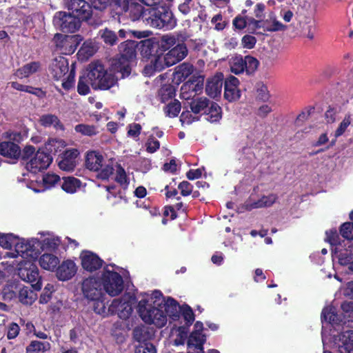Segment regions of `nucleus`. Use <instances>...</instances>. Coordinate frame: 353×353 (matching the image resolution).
I'll return each instance as SVG.
<instances>
[{
	"instance_id": "obj_1",
	"label": "nucleus",
	"mask_w": 353,
	"mask_h": 353,
	"mask_svg": "<svg viewBox=\"0 0 353 353\" xmlns=\"http://www.w3.org/2000/svg\"><path fill=\"white\" fill-rule=\"evenodd\" d=\"M163 302L165 298L159 290L141 294V299L137 305V312L143 321L159 328L164 327L168 319L162 307Z\"/></svg>"
},
{
	"instance_id": "obj_2",
	"label": "nucleus",
	"mask_w": 353,
	"mask_h": 353,
	"mask_svg": "<svg viewBox=\"0 0 353 353\" xmlns=\"http://www.w3.org/2000/svg\"><path fill=\"white\" fill-rule=\"evenodd\" d=\"M132 21L141 19L147 26L157 28L171 30L176 25L172 12L163 6L144 8L138 3L130 11Z\"/></svg>"
},
{
	"instance_id": "obj_3",
	"label": "nucleus",
	"mask_w": 353,
	"mask_h": 353,
	"mask_svg": "<svg viewBox=\"0 0 353 353\" xmlns=\"http://www.w3.org/2000/svg\"><path fill=\"white\" fill-rule=\"evenodd\" d=\"M37 241L32 240L26 241L13 234L0 233V258L17 259L22 257L37 256L38 253Z\"/></svg>"
},
{
	"instance_id": "obj_4",
	"label": "nucleus",
	"mask_w": 353,
	"mask_h": 353,
	"mask_svg": "<svg viewBox=\"0 0 353 353\" xmlns=\"http://www.w3.org/2000/svg\"><path fill=\"white\" fill-rule=\"evenodd\" d=\"M326 240L332 248L334 260H338L343 266H347L349 272L353 263V243L349 240H341L336 230L326 232Z\"/></svg>"
},
{
	"instance_id": "obj_5",
	"label": "nucleus",
	"mask_w": 353,
	"mask_h": 353,
	"mask_svg": "<svg viewBox=\"0 0 353 353\" xmlns=\"http://www.w3.org/2000/svg\"><path fill=\"white\" fill-rule=\"evenodd\" d=\"M87 78L94 90H109L117 83V78L105 70L99 61L91 62L86 68Z\"/></svg>"
},
{
	"instance_id": "obj_6",
	"label": "nucleus",
	"mask_w": 353,
	"mask_h": 353,
	"mask_svg": "<svg viewBox=\"0 0 353 353\" xmlns=\"http://www.w3.org/2000/svg\"><path fill=\"white\" fill-rule=\"evenodd\" d=\"M115 160L112 158H104L99 152L92 150L86 153L85 165L90 171L97 172V176L101 179H108L114 170Z\"/></svg>"
},
{
	"instance_id": "obj_7",
	"label": "nucleus",
	"mask_w": 353,
	"mask_h": 353,
	"mask_svg": "<svg viewBox=\"0 0 353 353\" xmlns=\"http://www.w3.org/2000/svg\"><path fill=\"white\" fill-rule=\"evenodd\" d=\"M121 268L115 265H106L101 274L100 282L103 289L110 296H116L123 290V280L120 275Z\"/></svg>"
},
{
	"instance_id": "obj_8",
	"label": "nucleus",
	"mask_w": 353,
	"mask_h": 353,
	"mask_svg": "<svg viewBox=\"0 0 353 353\" xmlns=\"http://www.w3.org/2000/svg\"><path fill=\"white\" fill-rule=\"evenodd\" d=\"M136 47L137 43L132 40H127L121 43L119 47L121 57L115 63L114 70L121 72L122 77L130 74V61L135 57Z\"/></svg>"
},
{
	"instance_id": "obj_9",
	"label": "nucleus",
	"mask_w": 353,
	"mask_h": 353,
	"mask_svg": "<svg viewBox=\"0 0 353 353\" xmlns=\"http://www.w3.org/2000/svg\"><path fill=\"white\" fill-rule=\"evenodd\" d=\"M135 296L130 293L124 294L121 298L114 299L109 305L110 314H117L121 319H128L132 313Z\"/></svg>"
},
{
	"instance_id": "obj_10",
	"label": "nucleus",
	"mask_w": 353,
	"mask_h": 353,
	"mask_svg": "<svg viewBox=\"0 0 353 353\" xmlns=\"http://www.w3.org/2000/svg\"><path fill=\"white\" fill-rule=\"evenodd\" d=\"M19 257L24 260V266L18 270L19 276L22 280L32 283V288L34 290H40L42 287L41 276L38 268L32 262L35 259H25L21 256H19L17 258Z\"/></svg>"
},
{
	"instance_id": "obj_11",
	"label": "nucleus",
	"mask_w": 353,
	"mask_h": 353,
	"mask_svg": "<svg viewBox=\"0 0 353 353\" xmlns=\"http://www.w3.org/2000/svg\"><path fill=\"white\" fill-rule=\"evenodd\" d=\"M53 24L64 32H74L80 27L79 19L66 12H57L53 17Z\"/></svg>"
},
{
	"instance_id": "obj_12",
	"label": "nucleus",
	"mask_w": 353,
	"mask_h": 353,
	"mask_svg": "<svg viewBox=\"0 0 353 353\" xmlns=\"http://www.w3.org/2000/svg\"><path fill=\"white\" fill-rule=\"evenodd\" d=\"M83 296L89 301L105 297L100 281L94 277L85 279L81 285Z\"/></svg>"
},
{
	"instance_id": "obj_13",
	"label": "nucleus",
	"mask_w": 353,
	"mask_h": 353,
	"mask_svg": "<svg viewBox=\"0 0 353 353\" xmlns=\"http://www.w3.org/2000/svg\"><path fill=\"white\" fill-rule=\"evenodd\" d=\"M52 161L49 153L39 150L34 156L26 163V168L32 173H37L47 169Z\"/></svg>"
},
{
	"instance_id": "obj_14",
	"label": "nucleus",
	"mask_w": 353,
	"mask_h": 353,
	"mask_svg": "<svg viewBox=\"0 0 353 353\" xmlns=\"http://www.w3.org/2000/svg\"><path fill=\"white\" fill-rule=\"evenodd\" d=\"M203 330V323L196 321L194 324V330L188 339L187 345L189 353H194L192 350H196V353H203V345L205 341V336L202 334Z\"/></svg>"
},
{
	"instance_id": "obj_15",
	"label": "nucleus",
	"mask_w": 353,
	"mask_h": 353,
	"mask_svg": "<svg viewBox=\"0 0 353 353\" xmlns=\"http://www.w3.org/2000/svg\"><path fill=\"white\" fill-rule=\"evenodd\" d=\"M79 38V35L66 36L57 34L54 40L61 53L70 54L75 51L80 40Z\"/></svg>"
},
{
	"instance_id": "obj_16",
	"label": "nucleus",
	"mask_w": 353,
	"mask_h": 353,
	"mask_svg": "<svg viewBox=\"0 0 353 353\" xmlns=\"http://www.w3.org/2000/svg\"><path fill=\"white\" fill-rule=\"evenodd\" d=\"M68 8L79 21H87L92 15L91 6L84 0H70Z\"/></svg>"
},
{
	"instance_id": "obj_17",
	"label": "nucleus",
	"mask_w": 353,
	"mask_h": 353,
	"mask_svg": "<svg viewBox=\"0 0 353 353\" xmlns=\"http://www.w3.org/2000/svg\"><path fill=\"white\" fill-rule=\"evenodd\" d=\"M203 89V81L199 79L190 80L181 87V98L189 100L201 94Z\"/></svg>"
},
{
	"instance_id": "obj_18",
	"label": "nucleus",
	"mask_w": 353,
	"mask_h": 353,
	"mask_svg": "<svg viewBox=\"0 0 353 353\" xmlns=\"http://www.w3.org/2000/svg\"><path fill=\"white\" fill-rule=\"evenodd\" d=\"M321 321L323 324H324L326 322L329 324L334 325L338 324L340 321V319L336 313L335 308L332 306H327L324 307L322 311ZM321 335L322 342L323 345L325 346L327 343L329 338L326 332L325 326L324 325H323Z\"/></svg>"
},
{
	"instance_id": "obj_19",
	"label": "nucleus",
	"mask_w": 353,
	"mask_h": 353,
	"mask_svg": "<svg viewBox=\"0 0 353 353\" xmlns=\"http://www.w3.org/2000/svg\"><path fill=\"white\" fill-rule=\"evenodd\" d=\"M241 97L239 81L233 76L228 77L225 81L224 98L230 102L237 101Z\"/></svg>"
},
{
	"instance_id": "obj_20",
	"label": "nucleus",
	"mask_w": 353,
	"mask_h": 353,
	"mask_svg": "<svg viewBox=\"0 0 353 353\" xmlns=\"http://www.w3.org/2000/svg\"><path fill=\"white\" fill-rule=\"evenodd\" d=\"M334 343L340 353H351L353 351V330H347L335 336Z\"/></svg>"
},
{
	"instance_id": "obj_21",
	"label": "nucleus",
	"mask_w": 353,
	"mask_h": 353,
	"mask_svg": "<svg viewBox=\"0 0 353 353\" xmlns=\"http://www.w3.org/2000/svg\"><path fill=\"white\" fill-rule=\"evenodd\" d=\"M69 71L68 60L61 56L54 58L50 65V72L57 80L63 78Z\"/></svg>"
},
{
	"instance_id": "obj_22",
	"label": "nucleus",
	"mask_w": 353,
	"mask_h": 353,
	"mask_svg": "<svg viewBox=\"0 0 353 353\" xmlns=\"http://www.w3.org/2000/svg\"><path fill=\"white\" fill-rule=\"evenodd\" d=\"M79 155V152L75 148L65 151L59 162V168L66 172L73 171L77 165Z\"/></svg>"
},
{
	"instance_id": "obj_23",
	"label": "nucleus",
	"mask_w": 353,
	"mask_h": 353,
	"mask_svg": "<svg viewBox=\"0 0 353 353\" xmlns=\"http://www.w3.org/2000/svg\"><path fill=\"white\" fill-rule=\"evenodd\" d=\"M80 258L82 267L88 272L95 271L102 266L103 261L92 252H82Z\"/></svg>"
},
{
	"instance_id": "obj_24",
	"label": "nucleus",
	"mask_w": 353,
	"mask_h": 353,
	"mask_svg": "<svg viewBox=\"0 0 353 353\" xmlns=\"http://www.w3.org/2000/svg\"><path fill=\"white\" fill-rule=\"evenodd\" d=\"M41 234V239L37 238H32L30 239H25L26 241H30L32 240H35L37 241V250L38 253L37 254L36 257L31 258V257H24L25 259H37L39 253H40V248H41V245H46V247L50 248V249H55L60 243V239L59 237L54 236L51 234L46 232H42L39 233Z\"/></svg>"
},
{
	"instance_id": "obj_25",
	"label": "nucleus",
	"mask_w": 353,
	"mask_h": 353,
	"mask_svg": "<svg viewBox=\"0 0 353 353\" xmlns=\"http://www.w3.org/2000/svg\"><path fill=\"white\" fill-rule=\"evenodd\" d=\"M77 271L75 263L71 260L63 261L57 268L56 275L60 281L72 279Z\"/></svg>"
},
{
	"instance_id": "obj_26",
	"label": "nucleus",
	"mask_w": 353,
	"mask_h": 353,
	"mask_svg": "<svg viewBox=\"0 0 353 353\" xmlns=\"http://www.w3.org/2000/svg\"><path fill=\"white\" fill-rule=\"evenodd\" d=\"M223 75L221 73L216 74L208 80L205 92L212 98H216L221 95L223 87Z\"/></svg>"
},
{
	"instance_id": "obj_27",
	"label": "nucleus",
	"mask_w": 353,
	"mask_h": 353,
	"mask_svg": "<svg viewBox=\"0 0 353 353\" xmlns=\"http://www.w3.org/2000/svg\"><path fill=\"white\" fill-rule=\"evenodd\" d=\"M150 63V65H147L144 68L143 73L146 76L152 75L154 71H161L165 67L172 66V65H169L167 62L166 54L164 55L158 54L152 56Z\"/></svg>"
},
{
	"instance_id": "obj_28",
	"label": "nucleus",
	"mask_w": 353,
	"mask_h": 353,
	"mask_svg": "<svg viewBox=\"0 0 353 353\" xmlns=\"http://www.w3.org/2000/svg\"><path fill=\"white\" fill-rule=\"evenodd\" d=\"M188 48L184 43H179L166 53V60L169 65H174L188 55Z\"/></svg>"
},
{
	"instance_id": "obj_29",
	"label": "nucleus",
	"mask_w": 353,
	"mask_h": 353,
	"mask_svg": "<svg viewBox=\"0 0 353 353\" xmlns=\"http://www.w3.org/2000/svg\"><path fill=\"white\" fill-rule=\"evenodd\" d=\"M114 4V9L118 14H124L130 19L131 12L134 6L138 4L137 0H108Z\"/></svg>"
},
{
	"instance_id": "obj_30",
	"label": "nucleus",
	"mask_w": 353,
	"mask_h": 353,
	"mask_svg": "<svg viewBox=\"0 0 353 353\" xmlns=\"http://www.w3.org/2000/svg\"><path fill=\"white\" fill-rule=\"evenodd\" d=\"M0 154L12 160H17L21 155V150L16 143L4 141L0 143Z\"/></svg>"
},
{
	"instance_id": "obj_31",
	"label": "nucleus",
	"mask_w": 353,
	"mask_h": 353,
	"mask_svg": "<svg viewBox=\"0 0 353 353\" xmlns=\"http://www.w3.org/2000/svg\"><path fill=\"white\" fill-rule=\"evenodd\" d=\"M18 289V299L19 301L24 305L32 304L37 298V293L32 290L31 288L25 286L19 283L17 288Z\"/></svg>"
},
{
	"instance_id": "obj_32",
	"label": "nucleus",
	"mask_w": 353,
	"mask_h": 353,
	"mask_svg": "<svg viewBox=\"0 0 353 353\" xmlns=\"http://www.w3.org/2000/svg\"><path fill=\"white\" fill-rule=\"evenodd\" d=\"M162 307L167 317L169 316L172 320H176L179 317L181 306L174 299L171 297L165 299Z\"/></svg>"
},
{
	"instance_id": "obj_33",
	"label": "nucleus",
	"mask_w": 353,
	"mask_h": 353,
	"mask_svg": "<svg viewBox=\"0 0 353 353\" xmlns=\"http://www.w3.org/2000/svg\"><path fill=\"white\" fill-rule=\"evenodd\" d=\"M59 262V259L55 254L51 253H44L39 259L40 266L43 269L51 272L57 268Z\"/></svg>"
},
{
	"instance_id": "obj_34",
	"label": "nucleus",
	"mask_w": 353,
	"mask_h": 353,
	"mask_svg": "<svg viewBox=\"0 0 353 353\" xmlns=\"http://www.w3.org/2000/svg\"><path fill=\"white\" fill-rule=\"evenodd\" d=\"M276 195L271 194L268 196H263L261 199H258V201L254 202H251V201H248L245 204V206L246 208L249 210L254 208L270 207L276 202Z\"/></svg>"
},
{
	"instance_id": "obj_35",
	"label": "nucleus",
	"mask_w": 353,
	"mask_h": 353,
	"mask_svg": "<svg viewBox=\"0 0 353 353\" xmlns=\"http://www.w3.org/2000/svg\"><path fill=\"white\" fill-rule=\"evenodd\" d=\"M39 68V62H31L17 70L14 75L19 79L27 78L38 71Z\"/></svg>"
},
{
	"instance_id": "obj_36",
	"label": "nucleus",
	"mask_w": 353,
	"mask_h": 353,
	"mask_svg": "<svg viewBox=\"0 0 353 353\" xmlns=\"http://www.w3.org/2000/svg\"><path fill=\"white\" fill-rule=\"evenodd\" d=\"M40 124L45 128L53 127L55 129H63V125L59 118L52 114H46L41 116L39 119Z\"/></svg>"
},
{
	"instance_id": "obj_37",
	"label": "nucleus",
	"mask_w": 353,
	"mask_h": 353,
	"mask_svg": "<svg viewBox=\"0 0 353 353\" xmlns=\"http://www.w3.org/2000/svg\"><path fill=\"white\" fill-rule=\"evenodd\" d=\"M263 28L267 31L276 32L285 30L287 27L278 21L274 14H270L268 19L263 21Z\"/></svg>"
},
{
	"instance_id": "obj_38",
	"label": "nucleus",
	"mask_w": 353,
	"mask_h": 353,
	"mask_svg": "<svg viewBox=\"0 0 353 353\" xmlns=\"http://www.w3.org/2000/svg\"><path fill=\"white\" fill-rule=\"evenodd\" d=\"M206 119L215 123L220 121L222 117L221 107L216 103H211L208 108L205 110Z\"/></svg>"
},
{
	"instance_id": "obj_39",
	"label": "nucleus",
	"mask_w": 353,
	"mask_h": 353,
	"mask_svg": "<svg viewBox=\"0 0 353 353\" xmlns=\"http://www.w3.org/2000/svg\"><path fill=\"white\" fill-rule=\"evenodd\" d=\"M50 344L48 342L32 341L26 347L27 353H39L47 352L50 349Z\"/></svg>"
},
{
	"instance_id": "obj_40",
	"label": "nucleus",
	"mask_w": 353,
	"mask_h": 353,
	"mask_svg": "<svg viewBox=\"0 0 353 353\" xmlns=\"http://www.w3.org/2000/svg\"><path fill=\"white\" fill-rule=\"evenodd\" d=\"M209 106L210 101L205 97L194 99L190 103V109L195 114H199L204 110H206Z\"/></svg>"
},
{
	"instance_id": "obj_41",
	"label": "nucleus",
	"mask_w": 353,
	"mask_h": 353,
	"mask_svg": "<svg viewBox=\"0 0 353 353\" xmlns=\"http://www.w3.org/2000/svg\"><path fill=\"white\" fill-rule=\"evenodd\" d=\"M80 181L74 177H65L61 185L62 189L68 193H74L80 187Z\"/></svg>"
},
{
	"instance_id": "obj_42",
	"label": "nucleus",
	"mask_w": 353,
	"mask_h": 353,
	"mask_svg": "<svg viewBox=\"0 0 353 353\" xmlns=\"http://www.w3.org/2000/svg\"><path fill=\"white\" fill-rule=\"evenodd\" d=\"M67 145L65 141L60 139H50L45 144V148L51 153H57Z\"/></svg>"
},
{
	"instance_id": "obj_43",
	"label": "nucleus",
	"mask_w": 353,
	"mask_h": 353,
	"mask_svg": "<svg viewBox=\"0 0 353 353\" xmlns=\"http://www.w3.org/2000/svg\"><path fill=\"white\" fill-rule=\"evenodd\" d=\"M91 301L94 302L93 310L96 314L101 316L102 317H107L109 315H111L109 312V307L106 309L104 297L97 300H91Z\"/></svg>"
},
{
	"instance_id": "obj_44",
	"label": "nucleus",
	"mask_w": 353,
	"mask_h": 353,
	"mask_svg": "<svg viewBox=\"0 0 353 353\" xmlns=\"http://www.w3.org/2000/svg\"><path fill=\"white\" fill-rule=\"evenodd\" d=\"M352 122V115L348 114L345 116L343 119L339 124L336 130L334 131V135L335 139L342 136L347 130V128Z\"/></svg>"
},
{
	"instance_id": "obj_45",
	"label": "nucleus",
	"mask_w": 353,
	"mask_h": 353,
	"mask_svg": "<svg viewBox=\"0 0 353 353\" xmlns=\"http://www.w3.org/2000/svg\"><path fill=\"white\" fill-rule=\"evenodd\" d=\"M77 132L84 136H94L98 133L97 127L93 125L79 124L74 128Z\"/></svg>"
},
{
	"instance_id": "obj_46",
	"label": "nucleus",
	"mask_w": 353,
	"mask_h": 353,
	"mask_svg": "<svg viewBox=\"0 0 353 353\" xmlns=\"http://www.w3.org/2000/svg\"><path fill=\"white\" fill-rule=\"evenodd\" d=\"M231 71L239 74L245 71L243 58L240 56L232 57L230 60Z\"/></svg>"
},
{
	"instance_id": "obj_47",
	"label": "nucleus",
	"mask_w": 353,
	"mask_h": 353,
	"mask_svg": "<svg viewBox=\"0 0 353 353\" xmlns=\"http://www.w3.org/2000/svg\"><path fill=\"white\" fill-rule=\"evenodd\" d=\"M179 40V35L170 34L163 35L161 39V46L164 50H168L174 46Z\"/></svg>"
},
{
	"instance_id": "obj_48",
	"label": "nucleus",
	"mask_w": 353,
	"mask_h": 353,
	"mask_svg": "<svg viewBox=\"0 0 353 353\" xmlns=\"http://www.w3.org/2000/svg\"><path fill=\"white\" fill-rule=\"evenodd\" d=\"M99 34L101 39L106 44L113 46L116 43L117 37L114 32L106 28L101 30Z\"/></svg>"
},
{
	"instance_id": "obj_49",
	"label": "nucleus",
	"mask_w": 353,
	"mask_h": 353,
	"mask_svg": "<svg viewBox=\"0 0 353 353\" xmlns=\"http://www.w3.org/2000/svg\"><path fill=\"white\" fill-rule=\"evenodd\" d=\"M97 49L94 45L90 41L85 42L79 51V54L83 56V58L88 59L92 56Z\"/></svg>"
},
{
	"instance_id": "obj_50",
	"label": "nucleus",
	"mask_w": 353,
	"mask_h": 353,
	"mask_svg": "<svg viewBox=\"0 0 353 353\" xmlns=\"http://www.w3.org/2000/svg\"><path fill=\"white\" fill-rule=\"evenodd\" d=\"M159 95L162 102H165L174 96V88L170 85H165L159 91Z\"/></svg>"
},
{
	"instance_id": "obj_51",
	"label": "nucleus",
	"mask_w": 353,
	"mask_h": 353,
	"mask_svg": "<svg viewBox=\"0 0 353 353\" xmlns=\"http://www.w3.org/2000/svg\"><path fill=\"white\" fill-rule=\"evenodd\" d=\"M19 283H12L3 288V296L5 300H12L18 295V289L17 288Z\"/></svg>"
},
{
	"instance_id": "obj_52",
	"label": "nucleus",
	"mask_w": 353,
	"mask_h": 353,
	"mask_svg": "<svg viewBox=\"0 0 353 353\" xmlns=\"http://www.w3.org/2000/svg\"><path fill=\"white\" fill-rule=\"evenodd\" d=\"M245 70L248 74L253 73L257 68L259 61L256 59L246 56L243 58Z\"/></svg>"
},
{
	"instance_id": "obj_53",
	"label": "nucleus",
	"mask_w": 353,
	"mask_h": 353,
	"mask_svg": "<svg viewBox=\"0 0 353 353\" xmlns=\"http://www.w3.org/2000/svg\"><path fill=\"white\" fill-rule=\"evenodd\" d=\"M181 110V103L174 101L165 107V114L170 117H176Z\"/></svg>"
},
{
	"instance_id": "obj_54",
	"label": "nucleus",
	"mask_w": 353,
	"mask_h": 353,
	"mask_svg": "<svg viewBox=\"0 0 353 353\" xmlns=\"http://www.w3.org/2000/svg\"><path fill=\"white\" fill-rule=\"evenodd\" d=\"M340 233L344 238L343 240H353V222L343 223L341 227Z\"/></svg>"
},
{
	"instance_id": "obj_55",
	"label": "nucleus",
	"mask_w": 353,
	"mask_h": 353,
	"mask_svg": "<svg viewBox=\"0 0 353 353\" xmlns=\"http://www.w3.org/2000/svg\"><path fill=\"white\" fill-rule=\"evenodd\" d=\"M116 181L123 186H127L129 184V178L126 174L125 170L120 165H117Z\"/></svg>"
},
{
	"instance_id": "obj_56",
	"label": "nucleus",
	"mask_w": 353,
	"mask_h": 353,
	"mask_svg": "<svg viewBox=\"0 0 353 353\" xmlns=\"http://www.w3.org/2000/svg\"><path fill=\"white\" fill-rule=\"evenodd\" d=\"M89 84L90 83L87 78V74H85V76L81 77L77 85V91L79 94L81 95L88 94L90 92Z\"/></svg>"
},
{
	"instance_id": "obj_57",
	"label": "nucleus",
	"mask_w": 353,
	"mask_h": 353,
	"mask_svg": "<svg viewBox=\"0 0 353 353\" xmlns=\"http://www.w3.org/2000/svg\"><path fill=\"white\" fill-rule=\"evenodd\" d=\"M135 353H157V350L150 343L140 342L136 347Z\"/></svg>"
},
{
	"instance_id": "obj_58",
	"label": "nucleus",
	"mask_w": 353,
	"mask_h": 353,
	"mask_svg": "<svg viewBox=\"0 0 353 353\" xmlns=\"http://www.w3.org/2000/svg\"><path fill=\"white\" fill-rule=\"evenodd\" d=\"M59 180L60 177L55 174L48 173L43 177V183L46 188L53 187Z\"/></svg>"
},
{
	"instance_id": "obj_59",
	"label": "nucleus",
	"mask_w": 353,
	"mask_h": 353,
	"mask_svg": "<svg viewBox=\"0 0 353 353\" xmlns=\"http://www.w3.org/2000/svg\"><path fill=\"white\" fill-rule=\"evenodd\" d=\"M180 313H181L186 323L192 324L194 320V315L191 307L187 305L181 306Z\"/></svg>"
},
{
	"instance_id": "obj_60",
	"label": "nucleus",
	"mask_w": 353,
	"mask_h": 353,
	"mask_svg": "<svg viewBox=\"0 0 353 353\" xmlns=\"http://www.w3.org/2000/svg\"><path fill=\"white\" fill-rule=\"evenodd\" d=\"M233 25L236 29L242 30L247 26H250L249 18L242 16H237L233 20Z\"/></svg>"
},
{
	"instance_id": "obj_61",
	"label": "nucleus",
	"mask_w": 353,
	"mask_h": 353,
	"mask_svg": "<svg viewBox=\"0 0 353 353\" xmlns=\"http://www.w3.org/2000/svg\"><path fill=\"white\" fill-rule=\"evenodd\" d=\"M11 87L17 90L26 92L32 94H37V89L29 85H22L18 82L12 81L10 83Z\"/></svg>"
},
{
	"instance_id": "obj_62",
	"label": "nucleus",
	"mask_w": 353,
	"mask_h": 353,
	"mask_svg": "<svg viewBox=\"0 0 353 353\" xmlns=\"http://www.w3.org/2000/svg\"><path fill=\"white\" fill-rule=\"evenodd\" d=\"M54 291V285L52 284H47L44 288L43 292L40 296V303H46L48 302L51 297V294Z\"/></svg>"
},
{
	"instance_id": "obj_63",
	"label": "nucleus",
	"mask_w": 353,
	"mask_h": 353,
	"mask_svg": "<svg viewBox=\"0 0 353 353\" xmlns=\"http://www.w3.org/2000/svg\"><path fill=\"white\" fill-rule=\"evenodd\" d=\"M146 150L150 153H154L160 147V143L153 137H150L146 142Z\"/></svg>"
},
{
	"instance_id": "obj_64",
	"label": "nucleus",
	"mask_w": 353,
	"mask_h": 353,
	"mask_svg": "<svg viewBox=\"0 0 353 353\" xmlns=\"http://www.w3.org/2000/svg\"><path fill=\"white\" fill-rule=\"evenodd\" d=\"M257 97L262 100L266 101L269 98V94L267 87L263 83H259L256 87Z\"/></svg>"
}]
</instances>
